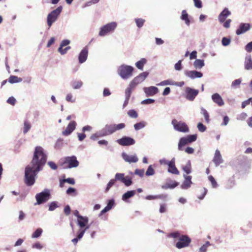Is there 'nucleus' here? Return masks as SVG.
<instances>
[{"label": "nucleus", "instance_id": "29", "mask_svg": "<svg viewBox=\"0 0 252 252\" xmlns=\"http://www.w3.org/2000/svg\"><path fill=\"white\" fill-rule=\"evenodd\" d=\"M244 67L246 70L252 69V59L251 55L246 56L244 62Z\"/></svg>", "mask_w": 252, "mask_h": 252}, {"label": "nucleus", "instance_id": "48", "mask_svg": "<svg viewBox=\"0 0 252 252\" xmlns=\"http://www.w3.org/2000/svg\"><path fill=\"white\" fill-rule=\"evenodd\" d=\"M155 172L154 169L152 167V165H150L149 166L146 172V175L147 176H153L155 174Z\"/></svg>", "mask_w": 252, "mask_h": 252}, {"label": "nucleus", "instance_id": "53", "mask_svg": "<svg viewBox=\"0 0 252 252\" xmlns=\"http://www.w3.org/2000/svg\"><path fill=\"white\" fill-rule=\"evenodd\" d=\"M230 39L226 37H224L222 38L221 43L223 46H227L230 43Z\"/></svg>", "mask_w": 252, "mask_h": 252}, {"label": "nucleus", "instance_id": "39", "mask_svg": "<svg viewBox=\"0 0 252 252\" xmlns=\"http://www.w3.org/2000/svg\"><path fill=\"white\" fill-rule=\"evenodd\" d=\"M242 81V80L241 78L237 79H236L234 81H233L232 82L231 85V88L232 89L238 88L239 87L240 85L241 84Z\"/></svg>", "mask_w": 252, "mask_h": 252}, {"label": "nucleus", "instance_id": "52", "mask_svg": "<svg viewBox=\"0 0 252 252\" xmlns=\"http://www.w3.org/2000/svg\"><path fill=\"white\" fill-rule=\"evenodd\" d=\"M208 178L211 183L212 187L214 188H216L218 187V184L214 178L212 176L210 175L209 176Z\"/></svg>", "mask_w": 252, "mask_h": 252}, {"label": "nucleus", "instance_id": "64", "mask_svg": "<svg viewBox=\"0 0 252 252\" xmlns=\"http://www.w3.org/2000/svg\"><path fill=\"white\" fill-rule=\"evenodd\" d=\"M245 50L248 52H251L252 51V41L249 42L245 46Z\"/></svg>", "mask_w": 252, "mask_h": 252}, {"label": "nucleus", "instance_id": "28", "mask_svg": "<svg viewBox=\"0 0 252 252\" xmlns=\"http://www.w3.org/2000/svg\"><path fill=\"white\" fill-rule=\"evenodd\" d=\"M114 204L115 200L114 199L109 200L106 206L101 211L99 216H100L102 214L109 211L112 208Z\"/></svg>", "mask_w": 252, "mask_h": 252}, {"label": "nucleus", "instance_id": "24", "mask_svg": "<svg viewBox=\"0 0 252 252\" xmlns=\"http://www.w3.org/2000/svg\"><path fill=\"white\" fill-rule=\"evenodd\" d=\"M213 101L217 104L219 106H221L224 105V101L218 93L214 94L211 96Z\"/></svg>", "mask_w": 252, "mask_h": 252}, {"label": "nucleus", "instance_id": "30", "mask_svg": "<svg viewBox=\"0 0 252 252\" xmlns=\"http://www.w3.org/2000/svg\"><path fill=\"white\" fill-rule=\"evenodd\" d=\"M204 65V61L203 60L196 59L193 63V66L196 69H200Z\"/></svg>", "mask_w": 252, "mask_h": 252}, {"label": "nucleus", "instance_id": "17", "mask_svg": "<svg viewBox=\"0 0 252 252\" xmlns=\"http://www.w3.org/2000/svg\"><path fill=\"white\" fill-rule=\"evenodd\" d=\"M183 177L185 180L181 185V188L183 189H188L190 187L192 184L191 181L192 177L189 175L188 176L186 174H184Z\"/></svg>", "mask_w": 252, "mask_h": 252}, {"label": "nucleus", "instance_id": "25", "mask_svg": "<svg viewBox=\"0 0 252 252\" xmlns=\"http://www.w3.org/2000/svg\"><path fill=\"white\" fill-rule=\"evenodd\" d=\"M213 161L216 166H219L220 163L223 162V159L219 150H216Z\"/></svg>", "mask_w": 252, "mask_h": 252}, {"label": "nucleus", "instance_id": "10", "mask_svg": "<svg viewBox=\"0 0 252 252\" xmlns=\"http://www.w3.org/2000/svg\"><path fill=\"white\" fill-rule=\"evenodd\" d=\"M191 239L187 235H182L175 245L178 249H182L189 246Z\"/></svg>", "mask_w": 252, "mask_h": 252}, {"label": "nucleus", "instance_id": "36", "mask_svg": "<svg viewBox=\"0 0 252 252\" xmlns=\"http://www.w3.org/2000/svg\"><path fill=\"white\" fill-rule=\"evenodd\" d=\"M183 170L187 174H189L191 172V162L190 160H188L187 164L182 167Z\"/></svg>", "mask_w": 252, "mask_h": 252}, {"label": "nucleus", "instance_id": "41", "mask_svg": "<svg viewBox=\"0 0 252 252\" xmlns=\"http://www.w3.org/2000/svg\"><path fill=\"white\" fill-rule=\"evenodd\" d=\"M83 85V82L81 81H74L71 83V86L74 89H80Z\"/></svg>", "mask_w": 252, "mask_h": 252}, {"label": "nucleus", "instance_id": "58", "mask_svg": "<svg viewBox=\"0 0 252 252\" xmlns=\"http://www.w3.org/2000/svg\"><path fill=\"white\" fill-rule=\"evenodd\" d=\"M155 99L152 98H147L142 100L141 102L142 104H150L154 103Z\"/></svg>", "mask_w": 252, "mask_h": 252}, {"label": "nucleus", "instance_id": "44", "mask_svg": "<svg viewBox=\"0 0 252 252\" xmlns=\"http://www.w3.org/2000/svg\"><path fill=\"white\" fill-rule=\"evenodd\" d=\"M104 137L101 130H99L95 133L93 134L91 136L90 138H91V139H92L93 140H95L97 139V138L98 137Z\"/></svg>", "mask_w": 252, "mask_h": 252}, {"label": "nucleus", "instance_id": "61", "mask_svg": "<svg viewBox=\"0 0 252 252\" xmlns=\"http://www.w3.org/2000/svg\"><path fill=\"white\" fill-rule=\"evenodd\" d=\"M247 117V114L245 112H243V113H241L240 114H239L238 116H237V119L238 120L243 121L246 119Z\"/></svg>", "mask_w": 252, "mask_h": 252}, {"label": "nucleus", "instance_id": "19", "mask_svg": "<svg viewBox=\"0 0 252 252\" xmlns=\"http://www.w3.org/2000/svg\"><path fill=\"white\" fill-rule=\"evenodd\" d=\"M76 123L74 121L70 122L67 125L65 129L62 132V134L64 136L70 135L75 129Z\"/></svg>", "mask_w": 252, "mask_h": 252}, {"label": "nucleus", "instance_id": "47", "mask_svg": "<svg viewBox=\"0 0 252 252\" xmlns=\"http://www.w3.org/2000/svg\"><path fill=\"white\" fill-rule=\"evenodd\" d=\"M174 83L170 80H166L160 82L157 84L158 86H166V85H173Z\"/></svg>", "mask_w": 252, "mask_h": 252}, {"label": "nucleus", "instance_id": "37", "mask_svg": "<svg viewBox=\"0 0 252 252\" xmlns=\"http://www.w3.org/2000/svg\"><path fill=\"white\" fill-rule=\"evenodd\" d=\"M22 81V78L14 75L11 76L8 79L9 82L11 84L21 82Z\"/></svg>", "mask_w": 252, "mask_h": 252}, {"label": "nucleus", "instance_id": "51", "mask_svg": "<svg viewBox=\"0 0 252 252\" xmlns=\"http://www.w3.org/2000/svg\"><path fill=\"white\" fill-rule=\"evenodd\" d=\"M65 100L67 102H70L71 103H74L75 102V98L73 97L72 94L70 93L67 94L65 97Z\"/></svg>", "mask_w": 252, "mask_h": 252}, {"label": "nucleus", "instance_id": "18", "mask_svg": "<svg viewBox=\"0 0 252 252\" xmlns=\"http://www.w3.org/2000/svg\"><path fill=\"white\" fill-rule=\"evenodd\" d=\"M185 75L191 79H194L197 78H201L203 74L201 72L196 70H185Z\"/></svg>", "mask_w": 252, "mask_h": 252}, {"label": "nucleus", "instance_id": "56", "mask_svg": "<svg viewBox=\"0 0 252 252\" xmlns=\"http://www.w3.org/2000/svg\"><path fill=\"white\" fill-rule=\"evenodd\" d=\"M182 60H179L175 64L174 68L176 70L180 71L182 69Z\"/></svg>", "mask_w": 252, "mask_h": 252}, {"label": "nucleus", "instance_id": "60", "mask_svg": "<svg viewBox=\"0 0 252 252\" xmlns=\"http://www.w3.org/2000/svg\"><path fill=\"white\" fill-rule=\"evenodd\" d=\"M229 118L227 116H225L223 118V122L220 124L221 126H226L228 125L229 122Z\"/></svg>", "mask_w": 252, "mask_h": 252}, {"label": "nucleus", "instance_id": "49", "mask_svg": "<svg viewBox=\"0 0 252 252\" xmlns=\"http://www.w3.org/2000/svg\"><path fill=\"white\" fill-rule=\"evenodd\" d=\"M136 26L139 28H141L145 22V20L141 18H137L135 19Z\"/></svg>", "mask_w": 252, "mask_h": 252}, {"label": "nucleus", "instance_id": "22", "mask_svg": "<svg viewBox=\"0 0 252 252\" xmlns=\"http://www.w3.org/2000/svg\"><path fill=\"white\" fill-rule=\"evenodd\" d=\"M88 55V48L87 46H85L80 52L79 57L78 60L80 63H84L87 59Z\"/></svg>", "mask_w": 252, "mask_h": 252}, {"label": "nucleus", "instance_id": "26", "mask_svg": "<svg viewBox=\"0 0 252 252\" xmlns=\"http://www.w3.org/2000/svg\"><path fill=\"white\" fill-rule=\"evenodd\" d=\"M88 221L89 219L87 217L79 216L77 223L80 228H83L86 226Z\"/></svg>", "mask_w": 252, "mask_h": 252}, {"label": "nucleus", "instance_id": "63", "mask_svg": "<svg viewBox=\"0 0 252 252\" xmlns=\"http://www.w3.org/2000/svg\"><path fill=\"white\" fill-rule=\"evenodd\" d=\"M6 102L12 105H14L16 103V100L13 96H10L8 98Z\"/></svg>", "mask_w": 252, "mask_h": 252}, {"label": "nucleus", "instance_id": "59", "mask_svg": "<svg viewBox=\"0 0 252 252\" xmlns=\"http://www.w3.org/2000/svg\"><path fill=\"white\" fill-rule=\"evenodd\" d=\"M134 174L139 176L140 177H143L144 175V170L143 169H136L134 171Z\"/></svg>", "mask_w": 252, "mask_h": 252}, {"label": "nucleus", "instance_id": "32", "mask_svg": "<svg viewBox=\"0 0 252 252\" xmlns=\"http://www.w3.org/2000/svg\"><path fill=\"white\" fill-rule=\"evenodd\" d=\"M181 19L182 20L185 21V23L187 26H189L190 25V20L189 19V15L185 10L182 11Z\"/></svg>", "mask_w": 252, "mask_h": 252}, {"label": "nucleus", "instance_id": "33", "mask_svg": "<svg viewBox=\"0 0 252 252\" xmlns=\"http://www.w3.org/2000/svg\"><path fill=\"white\" fill-rule=\"evenodd\" d=\"M147 63V60L145 58H142L135 63V65L139 69L143 70L144 65Z\"/></svg>", "mask_w": 252, "mask_h": 252}, {"label": "nucleus", "instance_id": "21", "mask_svg": "<svg viewBox=\"0 0 252 252\" xmlns=\"http://www.w3.org/2000/svg\"><path fill=\"white\" fill-rule=\"evenodd\" d=\"M168 172L175 175H179V171L175 166V158H173L172 159L169 161V164H168Z\"/></svg>", "mask_w": 252, "mask_h": 252}, {"label": "nucleus", "instance_id": "9", "mask_svg": "<svg viewBox=\"0 0 252 252\" xmlns=\"http://www.w3.org/2000/svg\"><path fill=\"white\" fill-rule=\"evenodd\" d=\"M149 74V73L147 71H145L140 73L130 81L129 85L135 88L138 84L143 82L146 79Z\"/></svg>", "mask_w": 252, "mask_h": 252}, {"label": "nucleus", "instance_id": "8", "mask_svg": "<svg viewBox=\"0 0 252 252\" xmlns=\"http://www.w3.org/2000/svg\"><path fill=\"white\" fill-rule=\"evenodd\" d=\"M51 196L50 190L45 189L42 192L37 193L35 195L36 203L35 204H41L48 201Z\"/></svg>", "mask_w": 252, "mask_h": 252}, {"label": "nucleus", "instance_id": "5", "mask_svg": "<svg viewBox=\"0 0 252 252\" xmlns=\"http://www.w3.org/2000/svg\"><path fill=\"white\" fill-rule=\"evenodd\" d=\"M117 27V23L116 22L109 23L100 28L99 35L104 36L107 34L113 32Z\"/></svg>", "mask_w": 252, "mask_h": 252}, {"label": "nucleus", "instance_id": "50", "mask_svg": "<svg viewBox=\"0 0 252 252\" xmlns=\"http://www.w3.org/2000/svg\"><path fill=\"white\" fill-rule=\"evenodd\" d=\"M63 144V140L62 139L59 138L58 139L54 146V148L57 149H59L61 148Z\"/></svg>", "mask_w": 252, "mask_h": 252}, {"label": "nucleus", "instance_id": "14", "mask_svg": "<svg viewBox=\"0 0 252 252\" xmlns=\"http://www.w3.org/2000/svg\"><path fill=\"white\" fill-rule=\"evenodd\" d=\"M135 88L129 84L128 86L126 88L125 92V100L124 101L123 107L125 108L128 104L129 100L132 94V91Z\"/></svg>", "mask_w": 252, "mask_h": 252}, {"label": "nucleus", "instance_id": "4", "mask_svg": "<svg viewBox=\"0 0 252 252\" xmlns=\"http://www.w3.org/2000/svg\"><path fill=\"white\" fill-rule=\"evenodd\" d=\"M62 10L63 6H59L48 14L47 17V23L49 28H50L52 24L57 20Z\"/></svg>", "mask_w": 252, "mask_h": 252}, {"label": "nucleus", "instance_id": "27", "mask_svg": "<svg viewBox=\"0 0 252 252\" xmlns=\"http://www.w3.org/2000/svg\"><path fill=\"white\" fill-rule=\"evenodd\" d=\"M135 194V190H128L122 195V199L125 202H129L128 199L133 197Z\"/></svg>", "mask_w": 252, "mask_h": 252}, {"label": "nucleus", "instance_id": "54", "mask_svg": "<svg viewBox=\"0 0 252 252\" xmlns=\"http://www.w3.org/2000/svg\"><path fill=\"white\" fill-rule=\"evenodd\" d=\"M85 233V230H83V228H80L77 232L76 237L79 240L81 239Z\"/></svg>", "mask_w": 252, "mask_h": 252}, {"label": "nucleus", "instance_id": "12", "mask_svg": "<svg viewBox=\"0 0 252 252\" xmlns=\"http://www.w3.org/2000/svg\"><path fill=\"white\" fill-rule=\"evenodd\" d=\"M199 91L190 87H187L185 90L186 98L189 101H193L198 94Z\"/></svg>", "mask_w": 252, "mask_h": 252}, {"label": "nucleus", "instance_id": "13", "mask_svg": "<svg viewBox=\"0 0 252 252\" xmlns=\"http://www.w3.org/2000/svg\"><path fill=\"white\" fill-rule=\"evenodd\" d=\"M116 142L120 145L123 146L132 145L135 143V141L133 138L126 136L118 139Z\"/></svg>", "mask_w": 252, "mask_h": 252}, {"label": "nucleus", "instance_id": "1", "mask_svg": "<svg viewBox=\"0 0 252 252\" xmlns=\"http://www.w3.org/2000/svg\"><path fill=\"white\" fill-rule=\"evenodd\" d=\"M47 159V156L43 148L36 146L30 163L25 169V183L28 186H32L35 182L37 173L43 170Z\"/></svg>", "mask_w": 252, "mask_h": 252}, {"label": "nucleus", "instance_id": "16", "mask_svg": "<svg viewBox=\"0 0 252 252\" xmlns=\"http://www.w3.org/2000/svg\"><path fill=\"white\" fill-rule=\"evenodd\" d=\"M251 28L249 23H241L240 24L238 29L236 31L237 35H240L248 31Z\"/></svg>", "mask_w": 252, "mask_h": 252}, {"label": "nucleus", "instance_id": "43", "mask_svg": "<svg viewBox=\"0 0 252 252\" xmlns=\"http://www.w3.org/2000/svg\"><path fill=\"white\" fill-rule=\"evenodd\" d=\"M43 232V230L41 228H38L32 233V238H38L40 236L42 233Z\"/></svg>", "mask_w": 252, "mask_h": 252}, {"label": "nucleus", "instance_id": "62", "mask_svg": "<svg viewBox=\"0 0 252 252\" xmlns=\"http://www.w3.org/2000/svg\"><path fill=\"white\" fill-rule=\"evenodd\" d=\"M49 166L53 170H56L58 168L57 164L52 161H49L47 163Z\"/></svg>", "mask_w": 252, "mask_h": 252}, {"label": "nucleus", "instance_id": "57", "mask_svg": "<svg viewBox=\"0 0 252 252\" xmlns=\"http://www.w3.org/2000/svg\"><path fill=\"white\" fill-rule=\"evenodd\" d=\"M115 181H114V179L110 180V181L108 182V183L107 185V187L105 189V191H108L115 184Z\"/></svg>", "mask_w": 252, "mask_h": 252}, {"label": "nucleus", "instance_id": "15", "mask_svg": "<svg viewBox=\"0 0 252 252\" xmlns=\"http://www.w3.org/2000/svg\"><path fill=\"white\" fill-rule=\"evenodd\" d=\"M143 90L147 97L154 96L158 92V89L155 86L144 87Z\"/></svg>", "mask_w": 252, "mask_h": 252}, {"label": "nucleus", "instance_id": "34", "mask_svg": "<svg viewBox=\"0 0 252 252\" xmlns=\"http://www.w3.org/2000/svg\"><path fill=\"white\" fill-rule=\"evenodd\" d=\"M167 197V195L160 194L157 195H149L145 197L147 200H153L156 199H164Z\"/></svg>", "mask_w": 252, "mask_h": 252}, {"label": "nucleus", "instance_id": "3", "mask_svg": "<svg viewBox=\"0 0 252 252\" xmlns=\"http://www.w3.org/2000/svg\"><path fill=\"white\" fill-rule=\"evenodd\" d=\"M133 70L132 66L123 64L119 66L117 73L123 79L126 80L132 76Z\"/></svg>", "mask_w": 252, "mask_h": 252}, {"label": "nucleus", "instance_id": "20", "mask_svg": "<svg viewBox=\"0 0 252 252\" xmlns=\"http://www.w3.org/2000/svg\"><path fill=\"white\" fill-rule=\"evenodd\" d=\"M122 157L126 162H127L130 163L132 162L135 163L138 161V158L136 155L129 156L126 153L123 152L122 153Z\"/></svg>", "mask_w": 252, "mask_h": 252}, {"label": "nucleus", "instance_id": "42", "mask_svg": "<svg viewBox=\"0 0 252 252\" xmlns=\"http://www.w3.org/2000/svg\"><path fill=\"white\" fill-rule=\"evenodd\" d=\"M123 183H124L126 186L129 187L132 184V181L129 176H126L125 177Z\"/></svg>", "mask_w": 252, "mask_h": 252}, {"label": "nucleus", "instance_id": "46", "mask_svg": "<svg viewBox=\"0 0 252 252\" xmlns=\"http://www.w3.org/2000/svg\"><path fill=\"white\" fill-rule=\"evenodd\" d=\"M58 207H59L58 203L56 201H53L51 202L49 205V211H53Z\"/></svg>", "mask_w": 252, "mask_h": 252}, {"label": "nucleus", "instance_id": "11", "mask_svg": "<svg viewBox=\"0 0 252 252\" xmlns=\"http://www.w3.org/2000/svg\"><path fill=\"white\" fill-rule=\"evenodd\" d=\"M64 164H67V168H72L78 166L79 162L75 156L66 157L64 158Z\"/></svg>", "mask_w": 252, "mask_h": 252}, {"label": "nucleus", "instance_id": "38", "mask_svg": "<svg viewBox=\"0 0 252 252\" xmlns=\"http://www.w3.org/2000/svg\"><path fill=\"white\" fill-rule=\"evenodd\" d=\"M201 113L204 116L206 122L209 123L210 122L209 115L207 110L204 108L201 107Z\"/></svg>", "mask_w": 252, "mask_h": 252}, {"label": "nucleus", "instance_id": "6", "mask_svg": "<svg viewBox=\"0 0 252 252\" xmlns=\"http://www.w3.org/2000/svg\"><path fill=\"white\" fill-rule=\"evenodd\" d=\"M197 134L188 135L187 136L181 137L179 141L178 149L179 151H182L184 146L194 142L196 140Z\"/></svg>", "mask_w": 252, "mask_h": 252}, {"label": "nucleus", "instance_id": "2", "mask_svg": "<svg viewBox=\"0 0 252 252\" xmlns=\"http://www.w3.org/2000/svg\"><path fill=\"white\" fill-rule=\"evenodd\" d=\"M126 125L124 123L119 124H107L101 129L104 136L112 134L117 130L124 128Z\"/></svg>", "mask_w": 252, "mask_h": 252}, {"label": "nucleus", "instance_id": "31", "mask_svg": "<svg viewBox=\"0 0 252 252\" xmlns=\"http://www.w3.org/2000/svg\"><path fill=\"white\" fill-rule=\"evenodd\" d=\"M147 125V123L146 122L142 121L140 122L137 123L135 124L133 126L135 130L137 131L140 129H141L145 127L146 125Z\"/></svg>", "mask_w": 252, "mask_h": 252}, {"label": "nucleus", "instance_id": "7", "mask_svg": "<svg viewBox=\"0 0 252 252\" xmlns=\"http://www.w3.org/2000/svg\"><path fill=\"white\" fill-rule=\"evenodd\" d=\"M171 124L173 126L174 129L178 131L181 132H188L189 128L188 125L186 123L183 121H178L176 119L172 120Z\"/></svg>", "mask_w": 252, "mask_h": 252}, {"label": "nucleus", "instance_id": "40", "mask_svg": "<svg viewBox=\"0 0 252 252\" xmlns=\"http://www.w3.org/2000/svg\"><path fill=\"white\" fill-rule=\"evenodd\" d=\"M125 174L121 173H117L115 175V179H114V181L116 182V181H119L123 183L124 178H125Z\"/></svg>", "mask_w": 252, "mask_h": 252}, {"label": "nucleus", "instance_id": "55", "mask_svg": "<svg viewBox=\"0 0 252 252\" xmlns=\"http://www.w3.org/2000/svg\"><path fill=\"white\" fill-rule=\"evenodd\" d=\"M197 127L198 130L201 132H204L207 128L206 126L201 123H198Z\"/></svg>", "mask_w": 252, "mask_h": 252}, {"label": "nucleus", "instance_id": "23", "mask_svg": "<svg viewBox=\"0 0 252 252\" xmlns=\"http://www.w3.org/2000/svg\"><path fill=\"white\" fill-rule=\"evenodd\" d=\"M231 14L230 11L227 8H225L219 14L218 19L220 23L224 22L226 18Z\"/></svg>", "mask_w": 252, "mask_h": 252}, {"label": "nucleus", "instance_id": "35", "mask_svg": "<svg viewBox=\"0 0 252 252\" xmlns=\"http://www.w3.org/2000/svg\"><path fill=\"white\" fill-rule=\"evenodd\" d=\"M32 125L28 120H25L23 126V133L26 134L31 128Z\"/></svg>", "mask_w": 252, "mask_h": 252}, {"label": "nucleus", "instance_id": "45", "mask_svg": "<svg viewBox=\"0 0 252 252\" xmlns=\"http://www.w3.org/2000/svg\"><path fill=\"white\" fill-rule=\"evenodd\" d=\"M127 115L131 118H137L138 116L137 112L134 109H131L127 112Z\"/></svg>", "mask_w": 252, "mask_h": 252}]
</instances>
